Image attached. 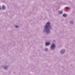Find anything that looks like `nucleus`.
Wrapping results in <instances>:
<instances>
[{
	"instance_id": "nucleus-12",
	"label": "nucleus",
	"mask_w": 75,
	"mask_h": 75,
	"mask_svg": "<svg viewBox=\"0 0 75 75\" xmlns=\"http://www.w3.org/2000/svg\"><path fill=\"white\" fill-rule=\"evenodd\" d=\"M45 51H47V50H48V49H47H47H45Z\"/></svg>"
},
{
	"instance_id": "nucleus-10",
	"label": "nucleus",
	"mask_w": 75,
	"mask_h": 75,
	"mask_svg": "<svg viewBox=\"0 0 75 75\" xmlns=\"http://www.w3.org/2000/svg\"><path fill=\"white\" fill-rule=\"evenodd\" d=\"M15 27H16V28H18V26H17V25H16V26H15Z\"/></svg>"
},
{
	"instance_id": "nucleus-8",
	"label": "nucleus",
	"mask_w": 75,
	"mask_h": 75,
	"mask_svg": "<svg viewBox=\"0 0 75 75\" xmlns=\"http://www.w3.org/2000/svg\"><path fill=\"white\" fill-rule=\"evenodd\" d=\"M66 9H67V10H69L70 8L68 7H66Z\"/></svg>"
},
{
	"instance_id": "nucleus-9",
	"label": "nucleus",
	"mask_w": 75,
	"mask_h": 75,
	"mask_svg": "<svg viewBox=\"0 0 75 75\" xmlns=\"http://www.w3.org/2000/svg\"><path fill=\"white\" fill-rule=\"evenodd\" d=\"M70 23H71V24H73V23L74 22H73V21H71V22H70Z\"/></svg>"
},
{
	"instance_id": "nucleus-4",
	"label": "nucleus",
	"mask_w": 75,
	"mask_h": 75,
	"mask_svg": "<svg viewBox=\"0 0 75 75\" xmlns=\"http://www.w3.org/2000/svg\"><path fill=\"white\" fill-rule=\"evenodd\" d=\"M50 44V43L49 42H46L45 43L46 45H49Z\"/></svg>"
},
{
	"instance_id": "nucleus-11",
	"label": "nucleus",
	"mask_w": 75,
	"mask_h": 75,
	"mask_svg": "<svg viewBox=\"0 0 75 75\" xmlns=\"http://www.w3.org/2000/svg\"><path fill=\"white\" fill-rule=\"evenodd\" d=\"M6 68H7V67H4V69H6Z\"/></svg>"
},
{
	"instance_id": "nucleus-3",
	"label": "nucleus",
	"mask_w": 75,
	"mask_h": 75,
	"mask_svg": "<svg viewBox=\"0 0 75 75\" xmlns=\"http://www.w3.org/2000/svg\"><path fill=\"white\" fill-rule=\"evenodd\" d=\"M65 50L64 49L62 50L61 51V52H60L61 53V54H64V52H65Z\"/></svg>"
},
{
	"instance_id": "nucleus-5",
	"label": "nucleus",
	"mask_w": 75,
	"mask_h": 75,
	"mask_svg": "<svg viewBox=\"0 0 75 75\" xmlns=\"http://www.w3.org/2000/svg\"><path fill=\"white\" fill-rule=\"evenodd\" d=\"M63 17H67V15L66 14H63Z\"/></svg>"
},
{
	"instance_id": "nucleus-2",
	"label": "nucleus",
	"mask_w": 75,
	"mask_h": 75,
	"mask_svg": "<svg viewBox=\"0 0 75 75\" xmlns=\"http://www.w3.org/2000/svg\"><path fill=\"white\" fill-rule=\"evenodd\" d=\"M51 48L52 50L54 49L55 48V44L52 43L51 45Z\"/></svg>"
},
{
	"instance_id": "nucleus-7",
	"label": "nucleus",
	"mask_w": 75,
	"mask_h": 75,
	"mask_svg": "<svg viewBox=\"0 0 75 75\" xmlns=\"http://www.w3.org/2000/svg\"><path fill=\"white\" fill-rule=\"evenodd\" d=\"M6 8V7H5V6H2V9H3V10H4Z\"/></svg>"
},
{
	"instance_id": "nucleus-13",
	"label": "nucleus",
	"mask_w": 75,
	"mask_h": 75,
	"mask_svg": "<svg viewBox=\"0 0 75 75\" xmlns=\"http://www.w3.org/2000/svg\"><path fill=\"white\" fill-rule=\"evenodd\" d=\"M0 10H1V8L0 7Z\"/></svg>"
},
{
	"instance_id": "nucleus-1",
	"label": "nucleus",
	"mask_w": 75,
	"mask_h": 75,
	"mask_svg": "<svg viewBox=\"0 0 75 75\" xmlns=\"http://www.w3.org/2000/svg\"><path fill=\"white\" fill-rule=\"evenodd\" d=\"M50 23L49 22H47L45 27V28L46 30V33H50V32L49 29H51V27H50Z\"/></svg>"
},
{
	"instance_id": "nucleus-6",
	"label": "nucleus",
	"mask_w": 75,
	"mask_h": 75,
	"mask_svg": "<svg viewBox=\"0 0 75 75\" xmlns=\"http://www.w3.org/2000/svg\"><path fill=\"white\" fill-rule=\"evenodd\" d=\"M59 14H62V11H59Z\"/></svg>"
}]
</instances>
